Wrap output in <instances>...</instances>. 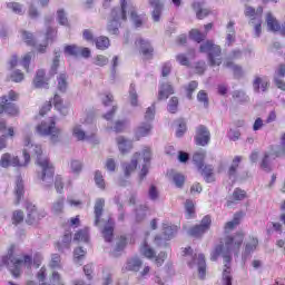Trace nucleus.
<instances>
[{
    "instance_id": "f257e3e1",
    "label": "nucleus",
    "mask_w": 285,
    "mask_h": 285,
    "mask_svg": "<svg viewBox=\"0 0 285 285\" xmlns=\"http://www.w3.org/2000/svg\"><path fill=\"white\" fill-rule=\"evenodd\" d=\"M24 149H23V159L24 164L19 161V157L12 156L8 153L3 154L0 159V166L2 168H9V166H28L30 164V155L36 156V164L38 166L37 176L38 179L45 184V186H52L55 181V167L50 164L48 157L41 156L43 150L41 146L32 144L29 136L24 137Z\"/></svg>"
},
{
    "instance_id": "f03ea898",
    "label": "nucleus",
    "mask_w": 285,
    "mask_h": 285,
    "mask_svg": "<svg viewBox=\"0 0 285 285\" xmlns=\"http://www.w3.org/2000/svg\"><path fill=\"white\" fill-rule=\"evenodd\" d=\"M0 266H8L13 277H19L21 275V268H31L32 256H17V246L10 245L8 254L3 256L0 261Z\"/></svg>"
},
{
    "instance_id": "7ed1b4c3",
    "label": "nucleus",
    "mask_w": 285,
    "mask_h": 285,
    "mask_svg": "<svg viewBox=\"0 0 285 285\" xmlns=\"http://www.w3.org/2000/svg\"><path fill=\"white\" fill-rule=\"evenodd\" d=\"M106 206V199L98 198L96 199L94 206L95 213V226L101 227L102 226V237L105 242H112L114 233H115V220L112 218L107 217L104 218V208Z\"/></svg>"
},
{
    "instance_id": "20e7f679",
    "label": "nucleus",
    "mask_w": 285,
    "mask_h": 285,
    "mask_svg": "<svg viewBox=\"0 0 285 285\" xmlns=\"http://www.w3.org/2000/svg\"><path fill=\"white\" fill-rule=\"evenodd\" d=\"M153 157V150L150 147H145L142 150V158L141 154L136 153L134 154L130 163L122 164V170L125 173V177H130L135 170H137V164L141 163L142 159V167L139 174V180L144 181L146 175H148V169L150 168V159Z\"/></svg>"
},
{
    "instance_id": "39448f33",
    "label": "nucleus",
    "mask_w": 285,
    "mask_h": 285,
    "mask_svg": "<svg viewBox=\"0 0 285 285\" xmlns=\"http://www.w3.org/2000/svg\"><path fill=\"white\" fill-rule=\"evenodd\" d=\"M199 51L207 53V61L212 68L222 66V47H219V45H215L212 40H207L200 45Z\"/></svg>"
},
{
    "instance_id": "423d86ee",
    "label": "nucleus",
    "mask_w": 285,
    "mask_h": 285,
    "mask_svg": "<svg viewBox=\"0 0 285 285\" xmlns=\"http://www.w3.org/2000/svg\"><path fill=\"white\" fill-rule=\"evenodd\" d=\"M128 1L129 0H121V8H115L111 10V20L107 26V30L110 35H119V21H126Z\"/></svg>"
},
{
    "instance_id": "0eeeda50",
    "label": "nucleus",
    "mask_w": 285,
    "mask_h": 285,
    "mask_svg": "<svg viewBox=\"0 0 285 285\" xmlns=\"http://www.w3.org/2000/svg\"><path fill=\"white\" fill-rule=\"evenodd\" d=\"M38 135L42 137H50L52 144H57L61 139V130L55 126V118H51L49 122L42 121L36 127Z\"/></svg>"
},
{
    "instance_id": "6e6552de",
    "label": "nucleus",
    "mask_w": 285,
    "mask_h": 285,
    "mask_svg": "<svg viewBox=\"0 0 285 285\" xmlns=\"http://www.w3.org/2000/svg\"><path fill=\"white\" fill-rule=\"evenodd\" d=\"M210 224H213L210 216H205L202 219L200 224L189 228L188 235H190V237H195L196 239H199L204 237V235H206L208 230H210Z\"/></svg>"
},
{
    "instance_id": "1a4fd4ad",
    "label": "nucleus",
    "mask_w": 285,
    "mask_h": 285,
    "mask_svg": "<svg viewBox=\"0 0 285 285\" xmlns=\"http://www.w3.org/2000/svg\"><path fill=\"white\" fill-rule=\"evenodd\" d=\"M43 217H46V210L39 209L32 204H29L27 206L26 223L29 224V226H35L36 224H39L40 219H43Z\"/></svg>"
},
{
    "instance_id": "9d476101",
    "label": "nucleus",
    "mask_w": 285,
    "mask_h": 285,
    "mask_svg": "<svg viewBox=\"0 0 285 285\" xmlns=\"http://www.w3.org/2000/svg\"><path fill=\"white\" fill-rule=\"evenodd\" d=\"M140 253L144 255V257H147V259H156V264L158 266H161V264H164V259H166L165 253H160L157 256L155 249H153L151 246L148 245L146 240L140 246Z\"/></svg>"
},
{
    "instance_id": "9b49d317",
    "label": "nucleus",
    "mask_w": 285,
    "mask_h": 285,
    "mask_svg": "<svg viewBox=\"0 0 285 285\" xmlns=\"http://www.w3.org/2000/svg\"><path fill=\"white\" fill-rule=\"evenodd\" d=\"M6 112L10 117H17L19 115V107L16 104L8 102V97L0 98V116Z\"/></svg>"
},
{
    "instance_id": "f8f14e48",
    "label": "nucleus",
    "mask_w": 285,
    "mask_h": 285,
    "mask_svg": "<svg viewBox=\"0 0 285 285\" xmlns=\"http://www.w3.org/2000/svg\"><path fill=\"white\" fill-rule=\"evenodd\" d=\"M135 43L136 47L139 48L145 59H153V53L155 52V49L153 48V45H150V41L144 38H138Z\"/></svg>"
},
{
    "instance_id": "ddd939ff",
    "label": "nucleus",
    "mask_w": 285,
    "mask_h": 285,
    "mask_svg": "<svg viewBox=\"0 0 285 285\" xmlns=\"http://www.w3.org/2000/svg\"><path fill=\"white\" fill-rule=\"evenodd\" d=\"M195 139H196L197 146H208V144L210 141V131H208V128H206L205 126L200 125L196 129Z\"/></svg>"
},
{
    "instance_id": "4468645a",
    "label": "nucleus",
    "mask_w": 285,
    "mask_h": 285,
    "mask_svg": "<svg viewBox=\"0 0 285 285\" xmlns=\"http://www.w3.org/2000/svg\"><path fill=\"white\" fill-rule=\"evenodd\" d=\"M153 131V125L150 122H141L135 131L136 140L142 139V137H148Z\"/></svg>"
},
{
    "instance_id": "2eb2a0df",
    "label": "nucleus",
    "mask_w": 285,
    "mask_h": 285,
    "mask_svg": "<svg viewBox=\"0 0 285 285\" xmlns=\"http://www.w3.org/2000/svg\"><path fill=\"white\" fill-rule=\"evenodd\" d=\"M266 23L271 32H279V30H282V26H279L277 18L271 12L266 14Z\"/></svg>"
},
{
    "instance_id": "dca6fc26",
    "label": "nucleus",
    "mask_w": 285,
    "mask_h": 285,
    "mask_svg": "<svg viewBox=\"0 0 285 285\" xmlns=\"http://www.w3.org/2000/svg\"><path fill=\"white\" fill-rule=\"evenodd\" d=\"M194 262L198 266V273H199L200 279H204V277H206V256H204V254H198L195 257Z\"/></svg>"
},
{
    "instance_id": "f3484780",
    "label": "nucleus",
    "mask_w": 285,
    "mask_h": 285,
    "mask_svg": "<svg viewBox=\"0 0 285 285\" xmlns=\"http://www.w3.org/2000/svg\"><path fill=\"white\" fill-rule=\"evenodd\" d=\"M116 141L118 144V148L122 155H126V153H130L132 150V142L125 137L120 136L116 138Z\"/></svg>"
},
{
    "instance_id": "a211bd4d",
    "label": "nucleus",
    "mask_w": 285,
    "mask_h": 285,
    "mask_svg": "<svg viewBox=\"0 0 285 285\" xmlns=\"http://www.w3.org/2000/svg\"><path fill=\"white\" fill-rule=\"evenodd\" d=\"M35 88H48V81H46V71L40 69L36 73V78L33 79Z\"/></svg>"
},
{
    "instance_id": "6ab92c4d",
    "label": "nucleus",
    "mask_w": 285,
    "mask_h": 285,
    "mask_svg": "<svg viewBox=\"0 0 285 285\" xmlns=\"http://www.w3.org/2000/svg\"><path fill=\"white\" fill-rule=\"evenodd\" d=\"M149 3L154 8V11H153L154 21H159V19H161V12L164 10V4L161 3V0H150Z\"/></svg>"
},
{
    "instance_id": "aec40b11",
    "label": "nucleus",
    "mask_w": 285,
    "mask_h": 285,
    "mask_svg": "<svg viewBox=\"0 0 285 285\" xmlns=\"http://www.w3.org/2000/svg\"><path fill=\"white\" fill-rule=\"evenodd\" d=\"M258 244L259 240H257V238H250V240L247 242L245 245V249L243 252V259H248L250 253H255V250H257Z\"/></svg>"
},
{
    "instance_id": "412c9836",
    "label": "nucleus",
    "mask_w": 285,
    "mask_h": 285,
    "mask_svg": "<svg viewBox=\"0 0 285 285\" xmlns=\"http://www.w3.org/2000/svg\"><path fill=\"white\" fill-rule=\"evenodd\" d=\"M203 177L205 178V180L207 181V184H213V181H215V173H214V168L210 165H203L202 169H198Z\"/></svg>"
},
{
    "instance_id": "4be33fe9",
    "label": "nucleus",
    "mask_w": 285,
    "mask_h": 285,
    "mask_svg": "<svg viewBox=\"0 0 285 285\" xmlns=\"http://www.w3.org/2000/svg\"><path fill=\"white\" fill-rule=\"evenodd\" d=\"M264 12V8L258 7L257 10L253 7H245V17H252V21H257L258 19H262V14Z\"/></svg>"
},
{
    "instance_id": "5701e85b",
    "label": "nucleus",
    "mask_w": 285,
    "mask_h": 285,
    "mask_svg": "<svg viewBox=\"0 0 285 285\" xmlns=\"http://www.w3.org/2000/svg\"><path fill=\"white\" fill-rule=\"evenodd\" d=\"M242 217H243L242 213L235 214L233 220L227 222L225 224V233H232V230H235V228L239 226L242 222Z\"/></svg>"
},
{
    "instance_id": "b1692460",
    "label": "nucleus",
    "mask_w": 285,
    "mask_h": 285,
    "mask_svg": "<svg viewBox=\"0 0 285 285\" xmlns=\"http://www.w3.org/2000/svg\"><path fill=\"white\" fill-rule=\"evenodd\" d=\"M141 259L137 257L129 258L125 265V271L138 273L139 268H141Z\"/></svg>"
},
{
    "instance_id": "393cba45",
    "label": "nucleus",
    "mask_w": 285,
    "mask_h": 285,
    "mask_svg": "<svg viewBox=\"0 0 285 285\" xmlns=\"http://www.w3.org/2000/svg\"><path fill=\"white\" fill-rule=\"evenodd\" d=\"M253 86L255 92H259V88L263 92H266V90H268V79L265 77H256Z\"/></svg>"
},
{
    "instance_id": "a878e982",
    "label": "nucleus",
    "mask_w": 285,
    "mask_h": 285,
    "mask_svg": "<svg viewBox=\"0 0 285 285\" xmlns=\"http://www.w3.org/2000/svg\"><path fill=\"white\" fill-rule=\"evenodd\" d=\"M193 8L196 10L197 19H204L210 14L208 9H204V2H194Z\"/></svg>"
},
{
    "instance_id": "bb28decb",
    "label": "nucleus",
    "mask_w": 285,
    "mask_h": 285,
    "mask_svg": "<svg viewBox=\"0 0 285 285\" xmlns=\"http://www.w3.org/2000/svg\"><path fill=\"white\" fill-rule=\"evenodd\" d=\"M175 91L173 90V86L169 83H164L160 87V90L158 92V101H163V99H167L173 95Z\"/></svg>"
},
{
    "instance_id": "cd10ccee",
    "label": "nucleus",
    "mask_w": 285,
    "mask_h": 285,
    "mask_svg": "<svg viewBox=\"0 0 285 285\" xmlns=\"http://www.w3.org/2000/svg\"><path fill=\"white\" fill-rule=\"evenodd\" d=\"M96 48L98 50H108L110 48V39L106 36H100L95 39Z\"/></svg>"
},
{
    "instance_id": "c85d7f7f",
    "label": "nucleus",
    "mask_w": 285,
    "mask_h": 285,
    "mask_svg": "<svg viewBox=\"0 0 285 285\" xmlns=\"http://www.w3.org/2000/svg\"><path fill=\"white\" fill-rule=\"evenodd\" d=\"M129 104L134 108H137V106H139V95H137V90L135 89L134 83H131L129 87Z\"/></svg>"
},
{
    "instance_id": "c756f323",
    "label": "nucleus",
    "mask_w": 285,
    "mask_h": 285,
    "mask_svg": "<svg viewBox=\"0 0 285 285\" xmlns=\"http://www.w3.org/2000/svg\"><path fill=\"white\" fill-rule=\"evenodd\" d=\"M63 198H58L56 202L51 205V213L52 215H62L63 213Z\"/></svg>"
},
{
    "instance_id": "7c9ffc66",
    "label": "nucleus",
    "mask_w": 285,
    "mask_h": 285,
    "mask_svg": "<svg viewBox=\"0 0 285 285\" xmlns=\"http://www.w3.org/2000/svg\"><path fill=\"white\" fill-rule=\"evenodd\" d=\"M228 46H233L235 43V22L229 21L227 24V37H226Z\"/></svg>"
},
{
    "instance_id": "2f4dec72",
    "label": "nucleus",
    "mask_w": 285,
    "mask_h": 285,
    "mask_svg": "<svg viewBox=\"0 0 285 285\" xmlns=\"http://www.w3.org/2000/svg\"><path fill=\"white\" fill-rule=\"evenodd\" d=\"M163 230L165 239H173V237H175V234L177 233V226L163 224Z\"/></svg>"
},
{
    "instance_id": "473e14b6",
    "label": "nucleus",
    "mask_w": 285,
    "mask_h": 285,
    "mask_svg": "<svg viewBox=\"0 0 285 285\" xmlns=\"http://www.w3.org/2000/svg\"><path fill=\"white\" fill-rule=\"evenodd\" d=\"M206 158V151H198L194 154L193 161L196 164L198 170L204 168V159Z\"/></svg>"
},
{
    "instance_id": "72a5a7b5",
    "label": "nucleus",
    "mask_w": 285,
    "mask_h": 285,
    "mask_svg": "<svg viewBox=\"0 0 285 285\" xmlns=\"http://www.w3.org/2000/svg\"><path fill=\"white\" fill-rule=\"evenodd\" d=\"M53 104L55 108H57V110H59V112H61L65 117L66 115H68V107L63 106V101L61 100L59 95H56L53 97Z\"/></svg>"
},
{
    "instance_id": "f704fd0d",
    "label": "nucleus",
    "mask_w": 285,
    "mask_h": 285,
    "mask_svg": "<svg viewBox=\"0 0 285 285\" xmlns=\"http://www.w3.org/2000/svg\"><path fill=\"white\" fill-rule=\"evenodd\" d=\"M7 8L12 10L14 14H26V10H23V4L19 2H8Z\"/></svg>"
},
{
    "instance_id": "c9c22d12",
    "label": "nucleus",
    "mask_w": 285,
    "mask_h": 285,
    "mask_svg": "<svg viewBox=\"0 0 285 285\" xmlns=\"http://www.w3.org/2000/svg\"><path fill=\"white\" fill-rule=\"evenodd\" d=\"M81 47H78L76 45H68L65 47V55H68L69 57H79Z\"/></svg>"
},
{
    "instance_id": "e433bc0d",
    "label": "nucleus",
    "mask_w": 285,
    "mask_h": 285,
    "mask_svg": "<svg viewBox=\"0 0 285 285\" xmlns=\"http://www.w3.org/2000/svg\"><path fill=\"white\" fill-rule=\"evenodd\" d=\"M14 193L17 197L16 204H19L21 196L23 195V179H21V177L17 178Z\"/></svg>"
},
{
    "instance_id": "4c0bfd02",
    "label": "nucleus",
    "mask_w": 285,
    "mask_h": 285,
    "mask_svg": "<svg viewBox=\"0 0 285 285\" xmlns=\"http://www.w3.org/2000/svg\"><path fill=\"white\" fill-rule=\"evenodd\" d=\"M68 88V76L66 73H60L58 76V90L60 92H66Z\"/></svg>"
},
{
    "instance_id": "58836bf2",
    "label": "nucleus",
    "mask_w": 285,
    "mask_h": 285,
    "mask_svg": "<svg viewBox=\"0 0 285 285\" xmlns=\"http://www.w3.org/2000/svg\"><path fill=\"white\" fill-rule=\"evenodd\" d=\"M185 210L188 219H193V217H195V203L191 199H187L185 202Z\"/></svg>"
},
{
    "instance_id": "ea45409f",
    "label": "nucleus",
    "mask_w": 285,
    "mask_h": 285,
    "mask_svg": "<svg viewBox=\"0 0 285 285\" xmlns=\"http://www.w3.org/2000/svg\"><path fill=\"white\" fill-rule=\"evenodd\" d=\"M73 137L78 139L79 141H82V139H87L88 136H86V131L82 129L81 125H76L72 129Z\"/></svg>"
},
{
    "instance_id": "a19ab883",
    "label": "nucleus",
    "mask_w": 285,
    "mask_h": 285,
    "mask_svg": "<svg viewBox=\"0 0 285 285\" xmlns=\"http://www.w3.org/2000/svg\"><path fill=\"white\" fill-rule=\"evenodd\" d=\"M130 18L136 28H141V26L144 24V17L138 16L137 11L130 9Z\"/></svg>"
},
{
    "instance_id": "79ce46f5",
    "label": "nucleus",
    "mask_w": 285,
    "mask_h": 285,
    "mask_svg": "<svg viewBox=\"0 0 285 285\" xmlns=\"http://www.w3.org/2000/svg\"><path fill=\"white\" fill-rule=\"evenodd\" d=\"M189 37H190V39H193V41H197V43H202V41H204V39H206V33H202L199 30L193 29L189 32Z\"/></svg>"
},
{
    "instance_id": "37998d69",
    "label": "nucleus",
    "mask_w": 285,
    "mask_h": 285,
    "mask_svg": "<svg viewBox=\"0 0 285 285\" xmlns=\"http://www.w3.org/2000/svg\"><path fill=\"white\" fill-rule=\"evenodd\" d=\"M242 161V157L239 156H236L234 159H233V163L229 167V170H228V175L229 177H235L236 173H237V168H239V163Z\"/></svg>"
},
{
    "instance_id": "c03bdc74",
    "label": "nucleus",
    "mask_w": 285,
    "mask_h": 285,
    "mask_svg": "<svg viewBox=\"0 0 285 285\" xmlns=\"http://www.w3.org/2000/svg\"><path fill=\"white\" fill-rule=\"evenodd\" d=\"M22 41L27 43V46H37V40H35V36L28 31L21 32Z\"/></svg>"
},
{
    "instance_id": "a18cd8bd",
    "label": "nucleus",
    "mask_w": 285,
    "mask_h": 285,
    "mask_svg": "<svg viewBox=\"0 0 285 285\" xmlns=\"http://www.w3.org/2000/svg\"><path fill=\"white\" fill-rule=\"evenodd\" d=\"M176 124H177L176 137H184L187 130L186 121L184 119H178Z\"/></svg>"
},
{
    "instance_id": "49530a36",
    "label": "nucleus",
    "mask_w": 285,
    "mask_h": 285,
    "mask_svg": "<svg viewBox=\"0 0 285 285\" xmlns=\"http://www.w3.org/2000/svg\"><path fill=\"white\" fill-rule=\"evenodd\" d=\"M75 242H88L90 239V235L88 234V229L79 230L75 234Z\"/></svg>"
},
{
    "instance_id": "de8ad7c7",
    "label": "nucleus",
    "mask_w": 285,
    "mask_h": 285,
    "mask_svg": "<svg viewBox=\"0 0 285 285\" xmlns=\"http://www.w3.org/2000/svg\"><path fill=\"white\" fill-rule=\"evenodd\" d=\"M225 68H232V70L234 71V75L236 77H242V67L233 63V61L230 60H227L225 63H224Z\"/></svg>"
},
{
    "instance_id": "09e8293b",
    "label": "nucleus",
    "mask_w": 285,
    "mask_h": 285,
    "mask_svg": "<svg viewBox=\"0 0 285 285\" xmlns=\"http://www.w3.org/2000/svg\"><path fill=\"white\" fill-rule=\"evenodd\" d=\"M70 168L73 175H79V173L83 170V163H81L80 160H71Z\"/></svg>"
},
{
    "instance_id": "8fccbe9b",
    "label": "nucleus",
    "mask_w": 285,
    "mask_h": 285,
    "mask_svg": "<svg viewBox=\"0 0 285 285\" xmlns=\"http://www.w3.org/2000/svg\"><path fill=\"white\" fill-rule=\"evenodd\" d=\"M0 132L2 135H4V137H6L7 132H8L9 137H14V128H12V127L8 128L6 125V121H0Z\"/></svg>"
},
{
    "instance_id": "3c124183",
    "label": "nucleus",
    "mask_w": 285,
    "mask_h": 285,
    "mask_svg": "<svg viewBox=\"0 0 285 285\" xmlns=\"http://www.w3.org/2000/svg\"><path fill=\"white\" fill-rule=\"evenodd\" d=\"M178 106H179V99H177V97H173V98L169 100L167 110H168L169 112H171V115H175V112H177V107H178Z\"/></svg>"
},
{
    "instance_id": "603ef678",
    "label": "nucleus",
    "mask_w": 285,
    "mask_h": 285,
    "mask_svg": "<svg viewBox=\"0 0 285 285\" xmlns=\"http://www.w3.org/2000/svg\"><path fill=\"white\" fill-rule=\"evenodd\" d=\"M233 99H235V101L244 102L248 101V96L242 90H236L233 92Z\"/></svg>"
},
{
    "instance_id": "864d4df0",
    "label": "nucleus",
    "mask_w": 285,
    "mask_h": 285,
    "mask_svg": "<svg viewBox=\"0 0 285 285\" xmlns=\"http://www.w3.org/2000/svg\"><path fill=\"white\" fill-rule=\"evenodd\" d=\"M95 181L98 188H101V190L106 188V180H104V175H101V171L95 173Z\"/></svg>"
},
{
    "instance_id": "5fc2aeb1",
    "label": "nucleus",
    "mask_w": 285,
    "mask_h": 285,
    "mask_svg": "<svg viewBox=\"0 0 285 285\" xmlns=\"http://www.w3.org/2000/svg\"><path fill=\"white\" fill-rule=\"evenodd\" d=\"M261 168L263 170H265L266 173H269L271 170V154H265L262 164H261Z\"/></svg>"
},
{
    "instance_id": "6e6d98bb",
    "label": "nucleus",
    "mask_w": 285,
    "mask_h": 285,
    "mask_svg": "<svg viewBox=\"0 0 285 285\" xmlns=\"http://www.w3.org/2000/svg\"><path fill=\"white\" fill-rule=\"evenodd\" d=\"M57 19L60 26H68V17H66V11H63V9L58 10Z\"/></svg>"
},
{
    "instance_id": "4d7b16f0",
    "label": "nucleus",
    "mask_w": 285,
    "mask_h": 285,
    "mask_svg": "<svg viewBox=\"0 0 285 285\" xmlns=\"http://www.w3.org/2000/svg\"><path fill=\"white\" fill-rule=\"evenodd\" d=\"M197 99L199 104L204 105V108H208V94H206V91L200 90L197 95Z\"/></svg>"
},
{
    "instance_id": "13d9d810",
    "label": "nucleus",
    "mask_w": 285,
    "mask_h": 285,
    "mask_svg": "<svg viewBox=\"0 0 285 285\" xmlns=\"http://www.w3.org/2000/svg\"><path fill=\"white\" fill-rule=\"evenodd\" d=\"M126 126H128V121L118 120L114 125V130H115V132H124L126 130Z\"/></svg>"
},
{
    "instance_id": "bf43d9fd",
    "label": "nucleus",
    "mask_w": 285,
    "mask_h": 285,
    "mask_svg": "<svg viewBox=\"0 0 285 285\" xmlns=\"http://www.w3.org/2000/svg\"><path fill=\"white\" fill-rule=\"evenodd\" d=\"M173 181L177 188H181L184 186V183L186 181V178L181 174H174Z\"/></svg>"
},
{
    "instance_id": "052dcab7",
    "label": "nucleus",
    "mask_w": 285,
    "mask_h": 285,
    "mask_svg": "<svg viewBox=\"0 0 285 285\" xmlns=\"http://www.w3.org/2000/svg\"><path fill=\"white\" fill-rule=\"evenodd\" d=\"M50 267L51 268H61V256H59V254H53L51 256Z\"/></svg>"
},
{
    "instance_id": "680f3d73",
    "label": "nucleus",
    "mask_w": 285,
    "mask_h": 285,
    "mask_svg": "<svg viewBox=\"0 0 285 285\" xmlns=\"http://www.w3.org/2000/svg\"><path fill=\"white\" fill-rule=\"evenodd\" d=\"M82 257H86V250H83V248L81 247L76 248L73 252L75 262L79 264V259H81Z\"/></svg>"
},
{
    "instance_id": "e2e57ef3",
    "label": "nucleus",
    "mask_w": 285,
    "mask_h": 285,
    "mask_svg": "<svg viewBox=\"0 0 285 285\" xmlns=\"http://www.w3.org/2000/svg\"><path fill=\"white\" fill-rule=\"evenodd\" d=\"M23 222V212L22 210H16L12 215V224H21Z\"/></svg>"
},
{
    "instance_id": "0e129e2a",
    "label": "nucleus",
    "mask_w": 285,
    "mask_h": 285,
    "mask_svg": "<svg viewBox=\"0 0 285 285\" xmlns=\"http://www.w3.org/2000/svg\"><path fill=\"white\" fill-rule=\"evenodd\" d=\"M197 86H199V83L197 81L189 82V85L187 86L188 99H193V92H195V90H197Z\"/></svg>"
},
{
    "instance_id": "69168bd1",
    "label": "nucleus",
    "mask_w": 285,
    "mask_h": 285,
    "mask_svg": "<svg viewBox=\"0 0 285 285\" xmlns=\"http://www.w3.org/2000/svg\"><path fill=\"white\" fill-rule=\"evenodd\" d=\"M94 63L95 66H100V67L107 66L108 58L106 56L99 55L95 58Z\"/></svg>"
},
{
    "instance_id": "338daca9",
    "label": "nucleus",
    "mask_w": 285,
    "mask_h": 285,
    "mask_svg": "<svg viewBox=\"0 0 285 285\" xmlns=\"http://www.w3.org/2000/svg\"><path fill=\"white\" fill-rule=\"evenodd\" d=\"M145 119L147 121H153V119H155V104L147 108L145 112Z\"/></svg>"
},
{
    "instance_id": "774afa93",
    "label": "nucleus",
    "mask_w": 285,
    "mask_h": 285,
    "mask_svg": "<svg viewBox=\"0 0 285 285\" xmlns=\"http://www.w3.org/2000/svg\"><path fill=\"white\" fill-rule=\"evenodd\" d=\"M233 197L236 202H242V199H246V191L242 190V189H236L233 193Z\"/></svg>"
}]
</instances>
